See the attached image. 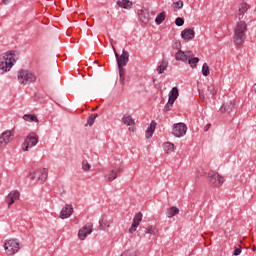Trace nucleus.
I'll list each match as a JSON object with an SVG mask.
<instances>
[{
  "label": "nucleus",
  "instance_id": "1",
  "mask_svg": "<svg viewBox=\"0 0 256 256\" xmlns=\"http://www.w3.org/2000/svg\"><path fill=\"white\" fill-rule=\"evenodd\" d=\"M17 60H15V51H10V53H6L5 56L0 58V75L7 73V71H11V68Z\"/></svg>",
  "mask_w": 256,
  "mask_h": 256
},
{
  "label": "nucleus",
  "instance_id": "2",
  "mask_svg": "<svg viewBox=\"0 0 256 256\" xmlns=\"http://www.w3.org/2000/svg\"><path fill=\"white\" fill-rule=\"evenodd\" d=\"M247 23L245 21H239L234 30V43L235 45H243L245 39H247Z\"/></svg>",
  "mask_w": 256,
  "mask_h": 256
},
{
  "label": "nucleus",
  "instance_id": "3",
  "mask_svg": "<svg viewBox=\"0 0 256 256\" xmlns=\"http://www.w3.org/2000/svg\"><path fill=\"white\" fill-rule=\"evenodd\" d=\"M18 81L21 85H29V83H35V81H37V77L34 76L33 73L29 72V70L21 69L18 73Z\"/></svg>",
  "mask_w": 256,
  "mask_h": 256
},
{
  "label": "nucleus",
  "instance_id": "4",
  "mask_svg": "<svg viewBox=\"0 0 256 256\" xmlns=\"http://www.w3.org/2000/svg\"><path fill=\"white\" fill-rule=\"evenodd\" d=\"M39 143V136L37 133L31 132L24 140L22 144L23 151H29L31 147H35Z\"/></svg>",
  "mask_w": 256,
  "mask_h": 256
},
{
  "label": "nucleus",
  "instance_id": "5",
  "mask_svg": "<svg viewBox=\"0 0 256 256\" xmlns=\"http://www.w3.org/2000/svg\"><path fill=\"white\" fill-rule=\"evenodd\" d=\"M4 249L7 255H15L19 251V241L17 239H10L5 242Z\"/></svg>",
  "mask_w": 256,
  "mask_h": 256
},
{
  "label": "nucleus",
  "instance_id": "6",
  "mask_svg": "<svg viewBox=\"0 0 256 256\" xmlns=\"http://www.w3.org/2000/svg\"><path fill=\"white\" fill-rule=\"evenodd\" d=\"M208 179L212 187H221L223 185V177L215 171L208 173Z\"/></svg>",
  "mask_w": 256,
  "mask_h": 256
},
{
  "label": "nucleus",
  "instance_id": "7",
  "mask_svg": "<svg viewBox=\"0 0 256 256\" xmlns=\"http://www.w3.org/2000/svg\"><path fill=\"white\" fill-rule=\"evenodd\" d=\"M116 61H117V66L118 67H126V65L129 63V52L123 50L122 54L119 56V54L115 51V47H113Z\"/></svg>",
  "mask_w": 256,
  "mask_h": 256
},
{
  "label": "nucleus",
  "instance_id": "8",
  "mask_svg": "<svg viewBox=\"0 0 256 256\" xmlns=\"http://www.w3.org/2000/svg\"><path fill=\"white\" fill-rule=\"evenodd\" d=\"M92 233H93V223L89 222L79 230L78 232L79 240L85 241L88 235H91Z\"/></svg>",
  "mask_w": 256,
  "mask_h": 256
},
{
  "label": "nucleus",
  "instance_id": "9",
  "mask_svg": "<svg viewBox=\"0 0 256 256\" xmlns=\"http://www.w3.org/2000/svg\"><path fill=\"white\" fill-rule=\"evenodd\" d=\"M173 135L175 137H183L187 133V125L185 123H176L173 126Z\"/></svg>",
  "mask_w": 256,
  "mask_h": 256
},
{
  "label": "nucleus",
  "instance_id": "10",
  "mask_svg": "<svg viewBox=\"0 0 256 256\" xmlns=\"http://www.w3.org/2000/svg\"><path fill=\"white\" fill-rule=\"evenodd\" d=\"M11 141H13V134L10 130H6L0 135V147H7Z\"/></svg>",
  "mask_w": 256,
  "mask_h": 256
},
{
  "label": "nucleus",
  "instance_id": "11",
  "mask_svg": "<svg viewBox=\"0 0 256 256\" xmlns=\"http://www.w3.org/2000/svg\"><path fill=\"white\" fill-rule=\"evenodd\" d=\"M21 197V193H19L18 190L11 191L7 197H6V203L8 207H11L15 201H19V198Z\"/></svg>",
  "mask_w": 256,
  "mask_h": 256
},
{
  "label": "nucleus",
  "instance_id": "12",
  "mask_svg": "<svg viewBox=\"0 0 256 256\" xmlns=\"http://www.w3.org/2000/svg\"><path fill=\"white\" fill-rule=\"evenodd\" d=\"M73 215V205L66 204L61 212H60V219H69Z\"/></svg>",
  "mask_w": 256,
  "mask_h": 256
},
{
  "label": "nucleus",
  "instance_id": "13",
  "mask_svg": "<svg viewBox=\"0 0 256 256\" xmlns=\"http://www.w3.org/2000/svg\"><path fill=\"white\" fill-rule=\"evenodd\" d=\"M250 8L251 6H249V4L247 3L240 4L238 11L236 12V16L238 17V19H243V17H245V13H247V11H249Z\"/></svg>",
  "mask_w": 256,
  "mask_h": 256
},
{
  "label": "nucleus",
  "instance_id": "14",
  "mask_svg": "<svg viewBox=\"0 0 256 256\" xmlns=\"http://www.w3.org/2000/svg\"><path fill=\"white\" fill-rule=\"evenodd\" d=\"M181 37L184 41H191V39H195V30L186 28L181 32Z\"/></svg>",
  "mask_w": 256,
  "mask_h": 256
},
{
  "label": "nucleus",
  "instance_id": "15",
  "mask_svg": "<svg viewBox=\"0 0 256 256\" xmlns=\"http://www.w3.org/2000/svg\"><path fill=\"white\" fill-rule=\"evenodd\" d=\"M188 55H191V51L185 53L182 50H179L178 52H176L175 59L176 61H182L183 63H187L189 59Z\"/></svg>",
  "mask_w": 256,
  "mask_h": 256
},
{
  "label": "nucleus",
  "instance_id": "16",
  "mask_svg": "<svg viewBox=\"0 0 256 256\" xmlns=\"http://www.w3.org/2000/svg\"><path fill=\"white\" fill-rule=\"evenodd\" d=\"M156 127H157V122H155V120H152L145 132L146 139H151V137H153V133H155Z\"/></svg>",
  "mask_w": 256,
  "mask_h": 256
},
{
  "label": "nucleus",
  "instance_id": "17",
  "mask_svg": "<svg viewBox=\"0 0 256 256\" xmlns=\"http://www.w3.org/2000/svg\"><path fill=\"white\" fill-rule=\"evenodd\" d=\"M220 111L222 113H231L232 111H235V104L233 102L224 103L221 106Z\"/></svg>",
  "mask_w": 256,
  "mask_h": 256
},
{
  "label": "nucleus",
  "instance_id": "18",
  "mask_svg": "<svg viewBox=\"0 0 256 256\" xmlns=\"http://www.w3.org/2000/svg\"><path fill=\"white\" fill-rule=\"evenodd\" d=\"M116 3L121 9H131L133 7V2L130 0H118Z\"/></svg>",
  "mask_w": 256,
  "mask_h": 256
},
{
  "label": "nucleus",
  "instance_id": "19",
  "mask_svg": "<svg viewBox=\"0 0 256 256\" xmlns=\"http://www.w3.org/2000/svg\"><path fill=\"white\" fill-rule=\"evenodd\" d=\"M179 97V88L173 87L171 91L169 92V98L168 101H172L175 103L177 101V98Z\"/></svg>",
  "mask_w": 256,
  "mask_h": 256
},
{
  "label": "nucleus",
  "instance_id": "20",
  "mask_svg": "<svg viewBox=\"0 0 256 256\" xmlns=\"http://www.w3.org/2000/svg\"><path fill=\"white\" fill-rule=\"evenodd\" d=\"M122 123H124V125H127L128 127H133V125H135V120H133V117H131V115L125 114L122 117Z\"/></svg>",
  "mask_w": 256,
  "mask_h": 256
},
{
  "label": "nucleus",
  "instance_id": "21",
  "mask_svg": "<svg viewBox=\"0 0 256 256\" xmlns=\"http://www.w3.org/2000/svg\"><path fill=\"white\" fill-rule=\"evenodd\" d=\"M175 215H179V208H177V206H172L167 209L166 217H168V219L175 217Z\"/></svg>",
  "mask_w": 256,
  "mask_h": 256
},
{
  "label": "nucleus",
  "instance_id": "22",
  "mask_svg": "<svg viewBox=\"0 0 256 256\" xmlns=\"http://www.w3.org/2000/svg\"><path fill=\"white\" fill-rule=\"evenodd\" d=\"M23 119L29 123H39V119L35 114H24Z\"/></svg>",
  "mask_w": 256,
  "mask_h": 256
},
{
  "label": "nucleus",
  "instance_id": "23",
  "mask_svg": "<svg viewBox=\"0 0 256 256\" xmlns=\"http://www.w3.org/2000/svg\"><path fill=\"white\" fill-rule=\"evenodd\" d=\"M37 171H38V173H41V176H39V181H42V183H45V181H47V177L49 175V170L47 168H42Z\"/></svg>",
  "mask_w": 256,
  "mask_h": 256
},
{
  "label": "nucleus",
  "instance_id": "24",
  "mask_svg": "<svg viewBox=\"0 0 256 256\" xmlns=\"http://www.w3.org/2000/svg\"><path fill=\"white\" fill-rule=\"evenodd\" d=\"M99 225L101 231H105V229H109L110 222L105 219V216H101V218L99 219Z\"/></svg>",
  "mask_w": 256,
  "mask_h": 256
},
{
  "label": "nucleus",
  "instance_id": "25",
  "mask_svg": "<svg viewBox=\"0 0 256 256\" xmlns=\"http://www.w3.org/2000/svg\"><path fill=\"white\" fill-rule=\"evenodd\" d=\"M167 67H169V62L167 60H162L161 64L157 68L159 75L165 73V71H167Z\"/></svg>",
  "mask_w": 256,
  "mask_h": 256
},
{
  "label": "nucleus",
  "instance_id": "26",
  "mask_svg": "<svg viewBox=\"0 0 256 256\" xmlns=\"http://www.w3.org/2000/svg\"><path fill=\"white\" fill-rule=\"evenodd\" d=\"M141 221H143V213L138 212L133 218L132 225H136L137 227H139Z\"/></svg>",
  "mask_w": 256,
  "mask_h": 256
},
{
  "label": "nucleus",
  "instance_id": "27",
  "mask_svg": "<svg viewBox=\"0 0 256 256\" xmlns=\"http://www.w3.org/2000/svg\"><path fill=\"white\" fill-rule=\"evenodd\" d=\"M139 18H140V21H142V23H147L150 19V16L147 11L143 10L139 14Z\"/></svg>",
  "mask_w": 256,
  "mask_h": 256
},
{
  "label": "nucleus",
  "instance_id": "28",
  "mask_svg": "<svg viewBox=\"0 0 256 256\" xmlns=\"http://www.w3.org/2000/svg\"><path fill=\"white\" fill-rule=\"evenodd\" d=\"M96 117H99V114H97V113L91 114L87 118V124L86 125H89V127L93 126V124L95 123Z\"/></svg>",
  "mask_w": 256,
  "mask_h": 256
},
{
  "label": "nucleus",
  "instance_id": "29",
  "mask_svg": "<svg viewBox=\"0 0 256 256\" xmlns=\"http://www.w3.org/2000/svg\"><path fill=\"white\" fill-rule=\"evenodd\" d=\"M144 233L155 235L157 233V228L153 225H149L147 228H145Z\"/></svg>",
  "mask_w": 256,
  "mask_h": 256
},
{
  "label": "nucleus",
  "instance_id": "30",
  "mask_svg": "<svg viewBox=\"0 0 256 256\" xmlns=\"http://www.w3.org/2000/svg\"><path fill=\"white\" fill-rule=\"evenodd\" d=\"M163 21H165V12H161L157 15V17L155 19V23H156V25H161V23H163Z\"/></svg>",
  "mask_w": 256,
  "mask_h": 256
},
{
  "label": "nucleus",
  "instance_id": "31",
  "mask_svg": "<svg viewBox=\"0 0 256 256\" xmlns=\"http://www.w3.org/2000/svg\"><path fill=\"white\" fill-rule=\"evenodd\" d=\"M116 177H117V172L115 170H111L110 173H108V175L105 176V178L109 182L115 181Z\"/></svg>",
  "mask_w": 256,
  "mask_h": 256
},
{
  "label": "nucleus",
  "instance_id": "32",
  "mask_svg": "<svg viewBox=\"0 0 256 256\" xmlns=\"http://www.w3.org/2000/svg\"><path fill=\"white\" fill-rule=\"evenodd\" d=\"M197 63H199V58H197V57L188 59V64L190 65V67L192 69H195V67H197Z\"/></svg>",
  "mask_w": 256,
  "mask_h": 256
},
{
  "label": "nucleus",
  "instance_id": "33",
  "mask_svg": "<svg viewBox=\"0 0 256 256\" xmlns=\"http://www.w3.org/2000/svg\"><path fill=\"white\" fill-rule=\"evenodd\" d=\"M211 73L210 69H209V65H207V63H204L202 65V75L204 77H209V74Z\"/></svg>",
  "mask_w": 256,
  "mask_h": 256
},
{
  "label": "nucleus",
  "instance_id": "34",
  "mask_svg": "<svg viewBox=\"0 0 256 256\" xmlns=\"http://www.w3.org/2000/svg\"><path fill=\"white\" fill-rule=\"evenodd\" d=\"M164 151H175V145L171 142H165L163 144Z\"/></svg>",
  "mask_w": 256,
  "mask_h": 256
},
{
  "label": "nucleus",
  "instance_id": "35",
  "mask_svg": "<svg viewBox=\"0 0 256 256\" xmlns=\"http://www.w3.org/2000/svg\"><path fill=\"white\" fill-rule=\"evenodd\" d=\"M173 105H175V102L168 100L167 104L164 106V113H167L169 111H171V109H173Z\"/></svg>",
  "mask_w": 256,
  "mask_h": 256
},
{
  "label": "nucleus",
  "instance_id": "36",
  "mask_svg": "<svg viewBox=\"0 0 256 256\" xmlns=\"http://www.w3.org/2000/svg\"><path fill=\"white\" fill-rule=\"evenodd\" d=\"M203 175H205V169H203L202 167L198 168L196 170L195 181H197L198 179H201V177H203Z\"/></svg>",
  "mask_w": 256,
  "mask_h": 256
},
{
  "label": "nucleus",
  "instance_id": "37",
  "mask_svg": "<svg viewBox=\"0 0 256 256\" xmlns=\"http://www.w3.org/2000/svg\"><path fill=\"white\" fill-rule=\"evenodd\" d=\"M120 256H137V251H135V249H128L124 251Z\"/></svg>",
  "mask_w": 256,
  "mask_h": 256
},
{
  "label": "nucleus",
  "instance_id": "38",
  "mask_svg": "<svg viewBox=\"0 0 256 256\" xmlns=\"http://www.w3.org/2000/svg\"><path fill=\"white\" fill-rule=\"evenodd\" d=\"M83 171H89L91 169V164L87 160L82 161Z\"/></svg>",
  "mask_w": 256,
  "mask_h": 256
},
{
  "label": "nucleus",
  "instance_id": "39",
  "mask_svg": "<svg viewBox=\"0 0 256 256\" xmlns=\"http://www.w3.org/2000/svg\"><path fill=\"white\" fill-rule=\"evenodd\" d=\"M174 11H177L178 9H183V1L179 0L177 2L173 3Z\"/></svg>",
  "mask_w": 256,
  "mask_h": 256
},
{
  "label": "nucleus",
  "instance_id": "40",
  "mask_svg": "<svg viewBox=\"0 0 256 256\" xmlns=\"http://www.w3.org/2000/svg\"><path fill=\"white\" fill-rule=\"evenodd\" d=\"M175 25L177 27H183V25H185V19H183L181 17L176 18Z\"/></svg>",
  "mask_w": 256,
  "mask_h": 256
},
{
  "label": "nucleus",
  "instance_id": "41",
  "mask_svg": "<svg viewBox=\"0 0 256 256\" xmlns=\"http://www.w3.org/2000/svg\"><path fill=\"white\" fill-rule=\"evenodd\" d=\"M207 91L210 93V95H217V90L213 84L208 85Z\"/></svg>",
  "mask_w": 256,
  "mask_h": 256
},
{
  "label": "nucleus",
  "instance_id": "42",
  "mask_svg": "<svg viewBox=\"0 0 256 256\" xmlns=\"http://www.w3.org/2000/svg\"><path fill=\"white\" fill-rule=\"evenodd\" d=\"M119 69V77H125V69L123 66H118Z\"/></svg>",
  "mask_w": 256,
  "mask_h": 256
},
{
  "label": "nucleus",
  "instance_id": "43",
  "mask_svg": "<svg viewBox=\"0 0 256 256\" xmlns=\"http://www.w3.org/2000/svg\"><path fill=\"white\" fill-rule=\"evenodd\" d=\"M234 256H239L241 255V248H237L236 246L234 247V252H233Z\"/></svg>",
  "mask_w": 256,
  "mask_h": 256
},
{
  "label": "nucleus",
  "instance_id": "44",
  "mask_svg": "<svg viewBox=\"0 0 256 256\" xmlns=\"http://www.w3.org/2000/svg\"><path fill=\"white\" fill-rule=\"evenodd\" d=\"M137 225L132 224L131 227L129 228V233H135L137 231Z\"/></svg>",
  "mask_w": 256,
  "mask_h": 256
},
{
  "label": "nucleus",
  "instance_id": "45",
  "mask_svg": "<svg viewBox=\"0 0 256 256\" xmlns=\"http://www.w3.org/2000/svg\"><path fill=\"white\" fill-rule=\"evenodd\" d=\"M174 45H175V49H176L177 51H181V41H176V42L174 43Z\"/></svg>",
  "mask_w": 256,
  "mask_h": 256
},
{
  "label": "nucleus",
  "instance_id": "46",
  "mask_svg": "<svg viewBox=\"0 0 256 256\" xmlns=\"http://www.w3.org/2000/svg\"><path fill=\"white\" fill-rule=\"evenodd\" d=\"M32 181L35 180V177H37V172H33V173H29V176H28Z\"/></svg>",
  "mask_w": 256,
  "mask_h": 256
},
{
  "label": "nucleus",
  "instance_id": "47",
  "mask_svg": "<svg viewBox=\"0 0 256 256\" xmlns=\"http://www.w3.org/2000/svg\"><path fill=\"white\" fill-rule=\"evenodd\" d=\"M120 85H125V76H119Z\"/></svg>",
  "mask_w": 256,
  "mask_h": 256
},
{
  "label": "nucleus",
  "instance_id": "48",
  "mask_svg": "<svg viewBox=\"0 0 256 256\" xmlns=\"http://www.w3.org/2000/svg\"><path fill=\"white\" fill-rule=\"evenodd\" d=\"M200 99H205V92L203 90H198Z\"/></svg>",
  "mask_w": 256,
  "mask_h": 256
},
{
  "label": "nucleus",
  "instance_id": "49",
  "mask_svg": "<svg viewBox=\"0 0 256 256\" xmlns=\"http://www.w3.org/2000/svg\"><path fill=\"white\" fill-rule=\"evenodd\" d=\"M209 129H211V124H206L204 126V131L207 132V131H209Z\"/></svg>",
  "mask_w": 256,
  "mask_h": 256
},
{
  "label": "nucleus",
  "instance_id": "50",
  "mask_svg": "<svg viewBox=\"0 0 256 256\" xmlns=\"http://www.w3.org/2000/svg\"><path fill=\"white\" fill-rule=\"evenodd\" d=\"M11 0H2V3H3V5H9V2H10Z\"/></svg>",
  "mask_w": 256,
  "mask_h": 256
},
{
  "label": "nucleus",
  "instance_id": "51",
  "mask_svg": "<svg viewBox=\"0 0 256 256\" xmlns=\"http://www.w3.org/2000/svg\"><path fill=\"white\" fill-rule=\"evenodd\" d=\"M116 173H123V168H121V167H119L118 169H117V171H115Z\"/></svg>",
  "mask_w": 256,
  "mask_h": 256
},
{
  "label": "nucleus",
  "instance_id": "52",
  "mask_svg": "<svg viewBox=\"0 0 256 256\" xmlns=\"http://www.w3.org/2000/svg\"><path fill=\"white\" fill-rule=\"evenodd\" d=\"M97 109H98V107H96V108H93V109H92V111H96Z\"/></svg>",
  "mask_w": 256,
  "mask_h": 256
},
{
  "label": "nucleus",
  "instance_id": "53",
  "mask_svg": "<svg viewBox=\"0 0 256 256\" xmlns=\"http://www.w3.org/2000/svg\"><path fill=\"white\" fill-rule=\"evenodd\" d=\"M252 251H256V248H255V247H253Z\"/></svg>",
  "mask_w": 256,
  "mask_h": 256
}]
</instances>
